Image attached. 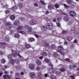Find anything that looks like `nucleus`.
I'll use <instances>...</instances> for the list:
<instances>
[{
    "mask_svg": "<svg viewBox=\"0 0 79 79\" xmlns=\"http://www.w3.org/2000/svg\"><path fill=\"white\" fill-rule=\"evenodd\" d=\"M30 75L31 78H34L35 77V75L34 73H30Z\"/></svg>",
    "mask_w": 79,
    "mask_h": 79,
    "instance_id": "obj_14",
    "label": "nucleus"
},
{
    "mask_svg": "<svg viewBox=\"0 0 79 79\" xmlns=\"http://www.w3.org/2000/svg\"><path fill=\"white\" fill-rule=\"evenodd\" d=\"M25 47L26 48H30V45L29 44H27L25 45Z\"/></svg>",
    "mask_w": 79,
    "mask_h": 79,
    "instance_id": "obj_33",
    "label": "nucleus"
},
{
    "mask_svg": "<svg viewBox=\"0 0 79 79\" xmlns=\"http://www.w3.org/2000/svg\"><path fill=\"white\" fill-rule=\"evenodd\" d=\"M36 64L38 65H40L41 64V62L40 60H38L36 61Z\"/></svg>",
    "mask_w": 79,
    "mask_h": 79,
    "instance_id": "obj_22",
    "label": "nucleus"
},
{
    "mask_svg": "<svg viewBox=\"0 0 79 79\" xmlns=\"http://www.w3.org/2000/svg\"><path fill=\"white\" fill-rule=\"evenodd\" d=\"M46 28L48 29L49 30H50L52 29V28H53V25H52V24L51 23H50L48 24L46 26Z\"/></svg>",
    "mask_w": 79,
    "mask_h": 79,
    "instance_id": "obj_1",
    "label": "nucleus"
},
{
    "mask_svg": "<svg viewBox=\"0 0 79 79\" xmlns=\"http://www.w3.org/2000/svg\"><path fill=\"white\" fill-rule=\"evenodd\" d=\"M53 21L54 22H56V19H54L53 20Z\"/></svg>",
    "mask_w": 79,
    "mask_h": 79,
    "instance_id": "obj_64",
    "label": "nucleus"
},
{
    "mask_svg": "<svg viewBox=\"0 0 79 79\" xmlns=\"http://www.w3.org/2000/svg\"><path fill=\"white\" fill-rule=\"evenodd\" d=\"M59 55L58 53H57V52H55L53 54V56H58Z\"/></svg>",
    "mask_w": 79,
    "mask_h": 79,
    "instance_id": "obj_30",
    "label": "nucleus"
},
{
    "mask_svg": "<svg viewBox=\"0 0 79 79\" xmlns=\"http://www.w3.org/2000/svg\"><path fill=\"white\" fill-rule=\"evenodd\" d=\"M65 60L66 61H67L69 62H70V61H71V60H69V58H67L66 59H65Z\"/></svg>",
    "mask_w": 79,
    "mask_h": 79,
    "instance_id": "obj_45",
    "label": "nucleus"
},
{
    "mask_svg": "<svg viewBox=\"0 0 79 79\" xmlns=\"http://www.w3.org/2000/svg\"><path fill=\"white\" fill-rule=\"evenodd\" d=\"M55 48V45H52L49 48V49L50 50H53L54 48Z\"/></svg>",
    "mask_w": 79,
    "mask_h": 79,
    "instance_id": "obj_19",
    "label": "nucleus"
},
{
    "mask_svg": "<svg viewBox=\"0 0 79 79\" xmlns=\"http://www.w3.org/2000/svg\"><path fill=\"white\" fill-rule=\"evenodd\" d=\"M56 73L57 76H60V72H58V71H56Z\"/></svg>",
    "mask_w": 79,
    "mask_h": 79,
    "instance_id": "obj_34",
    "label": "nucleus"
},
{
    "mask_svg": "<svg viewBox=\"0 0 79 79\" xmlns=\"http://www.w3.org/2000/svg\"><path fill=\"white\" fill-rule=\"evenodd\" d=\"M37 23V22L34 20H31L30 22V25L32 26L33 25H35Z\"/></svg>",
    "mask_w": 79,
    "mask_h": 79,
    "instance_id": "obj_6",
    "label": "nucleus"
},
{
    "mask_svg": "<svg viewBox=\"0 0 79 79\" xmlns=\"http://www.w3.org/2000/svg\"><path fill=\"white\" fill-rule=\"evenodd\" d=\"M55 8H59V7H60V6L57 4H55Z\"/></svg>",
    "mask_w": 79,
    "mask_h": 79,
    "instance_id": "obj_36",
    "label": "nucleus"
},
{
    "mask_svg": "<svg viewBox=\"0 0 79 79\" xmlns=\"http://www.w3.org/2000/svg\"><path fill=\"white\" fill-rule=\"evenodd\" d=\"M36 33H37L35 32H33V35H34L35 36V37H36L37 38H38V37H39V36H38L37 35H36Z\"/></svg>",
    "mask_w": 79,
    "mask_h": 79,
    "instance_id": "obj_27",
    "label": "nucleus"
},
{
    "mask_svg": "<svg viewBox=\"0 0 79 79\" xmlns=\"http://www.w3.org/2000/svg\"><path fill=\"white\" fill-rule=\"evenodd\" d=\"M3 77L5 79H11V77L10 75H5L3 76Z\"/></svg>",
    "mask_w": 79,
    "mask_h": 79,
    "instance_id": "obj_7",
    "label": "nucleus"
},
{
    "mask_svg": "<svg viewBox=\"0 0 79 79\" xmlns=\"http://www.w3.org/2000/svg\"><path fill=\"white\" fill-rule=\"evenodd\" d=\"M7 6H8V5L6 4L5 5V6L4 7H3V8H5V7H7Z\"/></svg>",
    "mask_w": 79,
    "mask_h": 79,
    "instance_id": "obj_59",
    "label": "nucleus"
},
{
    "mask_svg": "<svg viewBox=\"0 0 79 79\" xmlns=\"http://www.w3.org/2000/svg\"><path fill=\"white\" fill-rule=\"evenodd\" d=\"M56 70H57V69H51L50 70H49V71L50 73H54L56 71Z\"/></svg>",
    "mask_w": 79,
    "mask_h": 79,
    "instance_id": "obj_9",
    "label": "nucleus"
},
{
    "mask_svg": "<svg viewBox=\"0 0 79 79\" xmlns=\"http://www.w3.org/2000/svg\"><path fill=\"white\" fill-rule=\"evenodd\" d=\"M19 24V22L18 21H15L14 23V26H18Z\"/></svg>",
    "mask_w": 79,
    "mask_h": 79,
    "instance_id": "obj_15",
    "label": "nucleus"
},
{
    "mask_svg": "<svg viewBox=\"0 0 79 79\" xmlns=\"http://www.w3.org/2000/svg\"><path fill=\"white\" fill-rule=\"evenodd\" d=\"M60 71H61V72H64V71H66V69H65V68L63 67L60 69Z\"/></svg>",
    "mask_w": 79,
    "mask_h": 79,
    "instance_id": "obj_29",
    "label": "nucleus"
},
{
    "mask_svg": "<svg viewBox=\"0 0 79 79\" xmlns=\"http://www.w3.org/2000/svg\"><path fill=\"white\" fill-rule=\"evenodd\" d=\"M0 54L1 55H3V53L2 52V51H0Z\"/></svg>",
    "mask_w": 79,
    "mask_h": 79,
    "instance_id": "obj_60",
    "label": "nucleus"
},
{
    "mask_svg": "<svg viewBox=\"0 0 79 79\" xmlns=\"http://www.w3.org/2000/svg\"><path fill=\"white\" fill-rule=\"evenodd\" d=\"M48 13H49V12H48V11H46L45 12L46 15H48Z\"/></svg>",
    "mask_w": 79,
    "mask_h": 79,
    "instance_id": "obj_56",
    "label": "nucleus"
},
{
    "mask_svg": "<svg viewBox=\"0 0 79 79\" xmlns=\"http://www.w3.org/2000/svg\"><path fill=\"white\" fill-rule=\"evenodd\" d=\"M0 44L1 45H5V43H1Z\"/></svg>",
    "mask_w": 79,
    "mask_h": 79,
    "instance_id": "obj_61",
    "label": "nucleus"
},
{
    "mask_svg": "<svg viewBox=\"0 0 79 79\" xmlns=\"http://www.w3.org/2000/svg\"><path fill=\"white\" fill-rule=\"evenodd\" d=\"M58 49L59 50H63V47L62 46H60L58 47Z\"/></svg>",
    "mask_w": 79,
    "mask_h": 79,
    "instance_id": "obj_28",
    "label": "nucleus"
},
{
    "mask_svg": "<svg viewBox=\"0 0 79 79\" xmlns=\"http://www.w3.org/2000/svg\"><path fill=\"white\" fill-rule=\"evenodd\" d=\"M56 24L58 27H60V23H57Z\"/></svg>",
    "mask_w": 79,
    "mask_h": 79,
    "instance_id": "obj_47",
    "label": "nucleus"
},
{
    "mask_svg": "<svg viewBox=\"0 0 79 79\" xmlns=\"http://www.w3.org/2000/svg\"><path fill=\"white\" fill-rule=\"evenodd\" d=\"M45 62H46V63H48L49 66H51V67H52V68L53 67V65L52 64V63L51 62L50 63V60L47 59L45 60Z\"/></svg>",
    "mask_w": 79,
    "mask_h": 79,
    "instance_id": "obj_5",
    "label": "nucleus"
},
{
    "mask_svg": "<svg viewBox=\"0 0 79 79\" xmlns=\"http://www.w3.org/2000/svg\"><path fill=\"white\" fill-rule=\"evenodd\" d=\"M5 69H6L7 68H9V67L8 66H6L5 67Z\"/></svg>",
    "mask_w": 79,
    "mask_h": 79,
    "instance_id": "obj_62",
    "label": "nucleus"
},
{
    "mask_svg": "<svg viewBox=\"0 0 79 79\" xmlns=\"http://www.w3.org/2000/svg\"><path fill=\"white\" fill-rule=\"evenodd\" d=\"M64 5L65 8H69V6H67V5L65 4H64Z\"/></svg>",
    "mask_w": 79,
    "mask_h": 79,
    "instance_id": "obj_41",
    "label": "nucleus"
},
{
    "mask_svg": "<svg viewBox=\"0 0 79 79\" xmlns=\"http://www.w3.org/2000/svg\"><path fill=\"white\" fill-rule=\"evenodd\" d=\"M15 18V16L13 15H11L10 16V19L11 20H14Z\"/></svg>",
    "mask_w": 79,
    "mask_h": 79,
    "instance_id": "obj_20",
    "label": "nucleus"
},
{
    "mask_svg": "<svg viewBox=\"0 0 79 79\" xmlns=\"http://www.w3.org/2000/svg\"><path fill=\"white\" fill-rule=\"evenodd\" d=\"M70 77H71V78H72V79H74V76H73Z\"/></svg>",
    "mask_w": 79,
    "mask_h": 79,
    "instance_id": "obj_63",
    "label": "nucleus"
},
{
    "mask_svg": "<svg viewBox=\"0 0 79 79\" xmlns=\"http://www.w3.org/2000/svg\"><path fill=\"white\" fill-rule=\"evenodd\" d=\"M69 15L71 16H76V13L73 11H71L70 12Z\"/></svg>",
    "mask_w": 79,
    "mask_h": 79,
    "instance_id": "obj_8",
    "label": "nucleus"
},
{
    "mask_svg": "<svg viewBox=\"0 0 79 79\" xmlns=\"http://www.w3.org/2000/svg\"><path fill=\"white\" fill-rule=\"evenodd\" d=\"M15 63H19V60L18 59H15Z\"/></svg>",
    "mask_w": 79,
    "mask_h": 79,
    "instance_id": "obj_38",
    "label": "nucleus"
},
{
    "mask_svg": "<svg viewBox=\"0 0 79 79\" xmlns=\"http://www.w3.org/2000/svg\"><path fill=\"white\" fill-rule=\"evenodd\" d=\"M11 52L12 54L14 56H18V52H16V51L13 50H12Z\"/></svg>",
    "mask_w": 79,
    "mask_h": 79,
    "instance_id": "obj_3",
    "label": "nucleus"
},
{
    "mask_svg": "<svg viewBox=\"0 0 79 79\" xmlns=\"http://www.w3.org/2000/svg\"><path fill=\"white\" fill-rule=\"evenodd\" d=\"M15 78H18L19 77H20V75L18 73H16L15 75Z\"/></svg>",
    "mask_w": 79,
    "mask_h": 79,
    "instance_id": "obj_18",
    "label": "nucleus"
},
{
    "mask_svg": "<svg viewBox=\"0 0 79 79\" xmlns=\"http://www.w3.org/2000/svg\"><path fill=\"white\" fill-rule=\"evenodd\" d=\"M57 52H59V53H60V54H61L62 55H64V52H61L59 51H57Z\"/></svg>",
    "mask_w": 79,
    "mask_h": 79,
    "instance_id": "obj_46",
    "label": "nucleus"
},
{
    "mask_svg": "<svg viewBox=\"0 0 79 79\" xmlns=\"http://www.w3.org/2000/svg\"><path fill=\"white\" fill-rule=\"evenodd\" d=\"M16 9H17V7L16 6L13 7L12 8V10H16Z\"/></svg>",
    "mask_w": 79,
    "mask_h": 79,
    "instance_id": "obj_48",
    "label": "nucleus"
},
{
    "mask_svg": "<svg viewBox=\"0 0 79 79\" xmlns=\"http://www.w3.org/2000/svg\"><path fill=\"white\" fill-rule=\"evenodd\" d=\"M67 39L71 41V40H72L73 38L72 37L70 36L69 37H67Z\"/></svg>",
    "mask_w": 79,
    "mask_h": 79,
    "instance_id": "obj_35",
    "label": "nucleus"
},
{
    "mask_svg": "<svg viewBox=\"0 0 79 79\" xmlns=\"http://www.w3.org/2000/svg\"><path fill=\"white\" fill-rule=\"evenodd\" d=\"M67 2L68 4H70V3H71V0H68L67 1Z\"/></svg>",
    "mask_w": 79,
    "mask_h": 79,
    "instance_id": "obj_40",
    "label": "nucleus"
},
{
    "mask_svg": "<svg viewBox=\"0 0 79 79\" xmlns=\"http://www.w3.org/2000/svg\"><path fill=\"white\" fill-rule=\"evenodd\" d=\"M75 43H77V40H75L74 41Z\"/></svg>",
    "mask_w": 79,
    "mask_h": 79,
    "instance_id": "obj_55",
    "label": "nucleus"
},
{
    "mask_svg": "<svg viewBox=\"0 0 79 79\" xmlns=\"http://www.w3.org/2000/svg\"><path fill=\"white\" fill-rule=\"evenodd\" d=\"M35 67V65L33 64H30L29 65V68L33 70L34 69V67Z\"/></svg>",
    "mask_w": 79,
    "mask_h": 79,
    "instance_id": "obj_11",
    "label": "nucleus"
},
{
    "mask_svg": "<svg viewBox=\"0 0 79 79\" xmlns=\"http://www.w3.org/2000/svg\"><path fill=\"white\" fill-rule=\"evenodd\" d=\"M66 32H67L64 31H63L62 32V33L64 34H66Z\"/></svg>",
    "mask_w": 79,
    "mask_h": 79,
    "instance_id": "obj_51",
    "label": "nucleus"
},
{
    "mask_svg": "<svg viewBox=\"0 0 79 79\" xmlns=\"http://www.w3.org/2000/svg\"><path fill=\"white\" fill-rule=\"evenodd\" d=\"M43 56H41L40 57H39V58L40 59V60H42L43 59Z\"/></svg>",
    "mask_w": 79,
    "mask_h": 79,
    "instance_id": "obj_54",
    "label": "nucleus"
},
{
    "mask_svg": "<svg viewBox=\"0 0 79 79\" xmlns=\"http://www.w3.org/2000/svg\"><path fill=\"white\" fill-rule=\"evenodd\" d=\"M44 45L46 47H47V48H48V47H50V45H49V44L47 43H45L44 44Z\"/></svg>",
    "mask_w": 79,
    "mask_h": 79,
    "instance_id": "obj_17",
    "label": "nucleus"
},
{
    "mask_svg": "<svg viewBox=\"0 0 79 79\" xmlns=\"http://www.w3.org/2000/svg\"><path fill=\"white\" fill-rule=\"evenodd\" d=\"M64 20L66 22H68L69 20V18L68 16H64Z\"/></svg>",
    "mask_w": 79,
    "mask_h": 79,
    "instance_id": "obj_12",
    "label": "nucleus"
},
{
    "mask_svg": "<svg viewBox=\"0 0 79 79\" xmlns=\"http://www.w3.org/2000/svg\"><path fill=\"white\" fill-rule=\"evenodd\" d=\"M12 55L10 54L8 56V58L9 60H11V59L12 58Z\"/></svg>",
    "mask_w": 79,
    "mask_h": 79,
    "instance_id": "obj_37",
    "label": "nucleus"
},
{
    "mask_svg": "<svg viewBox=\"0 0 79 79\" xmlns=\"http://www.w3.org/2000/svg\"><path fill=\"white\" fill-rule=\"evenodd\" d=\"M34 6H38V4H37L36 3H35L34 4Z\"/></svg>",
    "mask_w": 79,
    "mask_h": 79,
    "instance_id": "obj_53",
    "label": "nucleus"
},
{
    "mask_svg": "<svg viewBox=\"0 0 79 79\" xmlns=\"http://www.w3.org/2000/svg\"><path fill=\"white\" fill-rule=\"evenodd\" d=\"M19 7H20V8H22V7L23 6V4H22V3H19Z\"/></svg>",
    "mask_w": 79,
    "mask_h": 79,
    "instance_id": "obj_39",
    "label": "nucleus"
},
{
    "mask_svg": "<svg viewBox=\"0 0 79 79\" xmlns=\"http://www.w3.org/2000/svg\"><path fill=\"white\" fill-rule=\"evenodd\" d=\"M40 2L41 3L42 5H45V2L42 0H40Z\"/></svg>",
    "mask_w": 79,
    "mask_h": 79,
    "instance_id": "obj_44",
    "label": "nucleus"
},
{
    "mask_svg": "<svg viewBox=\"0 0 79 79\" xmlns=\"http://www.w3.org/2000/svg\"><path fill=\"white\" fill-rule=\"evenodd\" d=\"M6 25L8 26V29H10L11 27H12V25H11V23H10V22H7L6 23Z\"/></svg>",
    "mask_w": 79,
    "mask_h": 79,
    "instance_id": "obj_4",
    "label": "nucleus"
},
{
    "mask_svg": "<svg viewBox=\"0 0 79 79\" xmlns=\"http://www.w3.org/2000/svg\"><path fill=\"white\" fill-rule=\"evenodd\" d=\"M19 52H18V56H19V57H21V56L20 55V54H19Z\"/></svg>",
    "mask_w": 79,
    "mask_h": 79,
    "instance_id": "obj_58",
    "label": "nucleus"
},
{
    "mask_svg": "<svg viewBox=\"0 0 79 79\" xmlns=\"http://www.w3.org/2000/svg\"><path fill=\"white\" fill-rule=\"evenodd\" d=\"M14 37L16 38H18L19 37V34H15L14 35Z\"/></svg>",
    "mask_w": 79,
    "mask_h": 79,
    "instance_id": "obj_24",
    "label": "nucleus"
},
{
    "mask_svg": "<svg viewBox=\"0 0 79 79\" xmlns=\"http://www.w3.org/2000/svg\"><path fill=\"white\" fill-rule=\"evenodd\" d=\"M57 20L60 21V20H61V19L60 18H57Z\"/></svg>",
    "mask_w": 79,
    "mask_h": 79,
    "instance_id": "obj_57",
    "label": "nucleus"
},
{
    "mask_svg": "<svg viewBox=\"0 0 79 79\" xmlns=\"http://www.w3.org/2000/svg\"><path fill=\"white\" fill-rule=\"evenodd\" d=\"M58 11L59 13H61V14H63V15H66L67 16H68V14L64 12L61 10H59Z\"/></svg>",
    "mask_w": 79,
    "mask_h": 79,
    "instance_id": "obj_10",
    "label": "nucleus"
},
{
    "mask_svg": "<svg viewBox=\"0 0 79 79\" xmlns=\"http://www.w3.org/2000/svg\"><path fill=\"white\" fill-rule=\"evenodd\" d=\"M25 27L26 28H27L28 30L27 31V32L28 34H30V32L32 31V28L31 27H29L27 25H25Z\"/></svg>",
    "mask_w": 79,
    "mask_h": 79,
    "instance_id": "obj_2",
    "label": "nucleus"
},
{
    "mask_svg": "<svg viewBox=\"0 0 79 79\" xmlns=\"http://www.w3.org/2000/svg\"><path fill=\"white\" fill-rule=\"evenodd\" d=\"M23 29V27L22 26H20L19 27L17 28V31L18 32V31H19L20 30H21Z\"/></svg>",
    "mask_w": 79,
    "mask_h": 79,
    "instance_id": "obj_21",
    "label": "nucleus"
},
{
    "mask_svg": "<svg viewBox=\"0 0 79 79\" xmlns=\"http://www.w3.org/2000/svg\"><path fill=\"white\" fill-rule=\"evenodd\" d=\"M6 13H10V10H7L6 11Z\"/></svg>",
    "mask_w": 79,
    "mask_h": 79,
    "instance_id": "obj_49",
    "label": "nucleus"
},
{
    "mask_svg": "<svg viewBox=\"0 0 79 79\" xmlns=\"http://www.w3.org/2000/svg\"><path fill=\"white\" fill-rule=\"evenodd\" d=\"M10 62L11 64H15V61H14V60L13 59L10 60Z\"/></svg>",
    "mask_w": 79,
    "mask_h": 79,
    "instance_id": "obj_31",
    "label": "nucleus"
},
{
    "mask_svg": "<svg viewBox=\"0 0 79 79\" xmlns=\"http://www.w3.org/2000/svg\"><path fill=\"white\" fill-rule=\"evenodd\" d=\"M41 28L42 30H44V31H45V27H41Z\"/></svg>",
    "mask_w": 79,
    "mask_h": 79,
    "instance_id": "obj_50",
    "label": "nucleus"
},
{
    "mask_svg": "<svg viewBox=\"0 0 79 79\" xmlns=\"http://www.w3.org/2000/svg\"><path fill=\"white\" fill-rule=\"evenodd\" d=\"M10 33L11 34H13L14 33V31L13 30H11L10 31Z\"/></svg>",
    "mask_w": 79,
    "mask_h": 79,
    "instance_id": "obj_52",
    "label": "nucleus"
},
{
    "mask_svg": "<svg viewBox=\"0 0 79 79\" xmlns=\"http://www.w3.org/2000/svg\"><path fill=\"white\" fill-rule=\"evenodd\" d=\"M5 59H2L1 60V62L2 63H5Z\"/></svg>",
    "mask_w": 79,
    "mask_h": 79,
    "instance_id": "obj_43",
    "label": "nucleus"
},
{
    "mask_svg": "<svg viewBox=\"0 0 79 79\" xmlns=\"http://www.w3.org/2000/svg\"><path fill=\"white\" fill-rule=\"evenodd\" d=\"M42 55L44 56H47V54L45 52H43L42 53Z\"/></svg>",
    "mask_w": 79,
    "mask_h": 79,
    "instance_id": "obj_25",
    "label": "nucleus"
},
{
    "mask_svg": "<svg viewBox=\"0 0 79 79\" xmlns=\"http://www.w3.org/2000/svg\"><path fill=\"white\" fill-rule=\"evenodd\" d=\"M54 6L52 4H50L48 6V8L49 10H52L53 9Z\"/></svg>",
    "mask_w": 79,
    "mask_h": 79,
    "instance_id": "obj_13",
    "label": "nucleus"
},
{
    "mask_svg": "<svg viewBox=\"0 0 79 79\" xmlns=\"http://www.w3.org/2000/svg\"><path fill=\"white\" fill-rule=\"evenodd\" d=\"M76 65H73V66H69V68H70V69H73L74 68H76Z\"/></svg>",
    "mask_w": 79,
    "mask_h": 79,
    "instance_id": "obj_32",
    "label": "nucleus"
},
{
    "mask_svg": "<svg viewBox=\"0 0 79 79\" xmlns=\"http://www.w3.org/2000/svg\"><path fill=\"white\" fill-rule=\"evenodd\" d=\"M73 23H74V20H72L68 22V25H71Z\"/></svg>",
    "mask_w": 79,
    "mask_h": 79,
    "instance_id": "obj_16",
    "label": "nucleus"
},
{
    "mask_svg": "<svg viewBox=\"0 0 79 79\" xmlns=\"http://www.w3.org/2000/svg\"><path fill=\"white\" fill-rule=\"evenodd\" d=\"M51 79H56V77L53 75H52L50 77Z\"/></svg>",
    "mask_w": 79,
    "mask_h": 79,
    "instance_id": "obj_23",
    "label": "nucleus"
},
{
    "mask_svg": "<svg viewBox=\"0 0 79 79\" xmlns=\"http://www.w3.org/2000/svg\"><path fill=\"white\" fill-rule=\"evenodd\" d=\"M18 32L21 33V34H24L25 33V32L23 31H18Z\"/></svg>",
    "mask_w": 79,
    "mask_h": 79,
    "instance_id": "obj_42",
    "label": "nucleus"
},
{
    "mask_svg": "<svg viewBox=\"0 0 79 79\" xmlns=\"http://www.w3.org/2000/svg\"><path fill=\"white\" fill-rule=\"evenodd\" d=\"M34 39L31 38L29 39L28 41L29 42H32V41H34Z\"/></svg>",
    "mask_w": 79,
    "mask_h": 79,
    "instance_id": "obj_26",
    "label": "nucleus"
}]
</instances>
